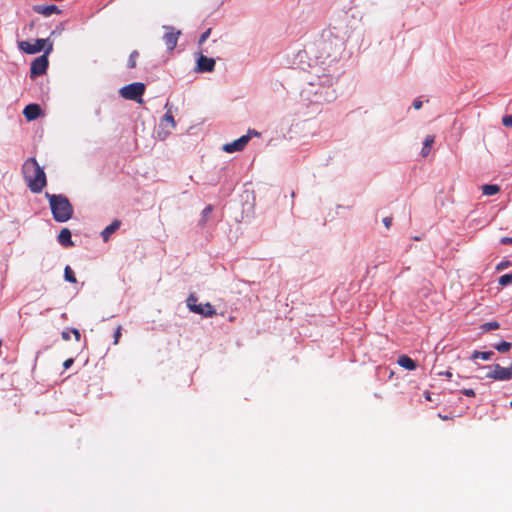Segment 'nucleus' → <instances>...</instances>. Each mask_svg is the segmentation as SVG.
I'll return each mask as SVG.
<instances>
[{
  "label": "nucleus",
  "instance_id": "nucleus-34",
  "mask_svg": "<svg viewBox=\"0 0 512 512\" xmlns=\"http://www.w3.org/2000/svg\"><path fill=\"white\" fill-rule=\"evenodd\" d=\"M70 333H71V330H64V331H62V333H61L62 339L64 341H69L70 340Z\"/></svg>",
  "mask_w": 512,
  "mask_h": 512
},
{
  "label": "nucleus",
  "instance_id": "nucleus-31",
  "mask_svg": "<svg viewBox=\"0 0 512 512\" xmlns=\"http://www.w3.org/2000/svg\"><path fill=\"white\" fill-rule=\"evenodd\" d=\"M211 212H212V206L208 205L207 207L204 208V210L202 212L203 218L206 220Z\"/></svg>",
  "mask_w": 512,
  "mask_h": 512
},
{
  "label": "nucleus",
  "instance_id": "nucleus-12",
  "mask_svg": "<svg viewBox=\"0 0 512 512\" xmlns=\"http://www.w3.org/2000/svg\"><path fill=\"white\" fill-rule=\"evenodd\" d=\"M196 314H200L204 317H212L216 315V310L210 303L199 304L193 311Z\"/></svg>",
  "mask_w": 512,
  "mask_h": 512
},
{
  "label": "nucleus",
  "instance_id": "nucleus-2",
  "mask_svg": "<svg viewBox=\"0 0 512 512\" xmlns=\"http://www.w3.org/2000/svg\"><path fill=\"white\" fill-rule=\"evenodd\" d=\"M45 197L49 201L50 209L55 221L63 223L71 219L73 207L69 199L62 195L46 193Z\"/></svg>",
  "mask_w": 512,
  "mask_h": 512
},
{
  "label": "nucleus",
  "instance_id": "nucleus-40",
  "mask_svg": "<svg viewBox=\"0 0 512 512\" xmlns=\"http://www.w3.org/2000/svg\"><path fill=\"white\" fill-rule=\"evenodd\" d=\"M443 375H445L446 377L448 378H451L452 377V373L450 371H446L444 373H442Z\"/></svg>",
  "mask_w": 512,
  "mask_h": 512
},
{
  "label": "nucleus",
  "instance_id": "nucleus-27",
  "mask_svg": "<svg viewBox=\"0 0 512 512\" xmlns=\"http://www.w3.org/2000/svg\"><path fill=\"white\" fill-rule=\"evenodd\" d=\"M211 34V28H208L205 32H203L201 34V36L199 37V41H198V44L199 45H202L207 39L208 37L210 36Z\"/></svg>",
  "mask_w": 512,
  "mask_h": 512
},
{
  "label": "nucleus",
  "instance_id": "nucleus-39",
  "mask_svg": "<svg viewBox=\"0 0 512 512\" xmlns=\"http://www.w3.org/2000/svg\"><path fill=\"white\" fill-rule=\"evenodd\" d=\"M424 397L427 401H432L431 393L429 391L424 392Z\"/></svg>",
  "mask_w": 512,
  "mask_h": 512
},
{
  "label": "nucleus",
  "instance_id": "nucleus-25",
  "mask_svg": "<svg viewBox=\"0 0 512 512\" xmlns=\"http://www.w3.org/2000/svg\"><path fill=\"white\" fill-rule=\"evenodd\" d=\"M138 52L135 50L133 51L130 56H129V59H128V67L129 68H135L136 66V59L138 57Z\"/></svg>",
  "mask_w": 512,
  "mask_h": 512
},
{
  "label": "nucleus",
  "instance_id": "nucleus-22",
  "mask_svg": "<svg viewBox=\"0 0 512 512\" xmlns=\"http://www.w3.org/2000/svg\"><path fill=\"white\" fill-rule=\"evenodd\" d=\"M498 283L500 286H507V285L511 284L512 283V273H507V274L502 275L499 278Z\"/></svg>",
  "mask_w": 512,
  "mask_h": 512
},
{
  "label": "nucleus",
  "instance_id": "nucleus-9",
  "mask_svg": "<svg viewBox=\"0 0 512 512\" xmlns=\"http://www.w3.org/2000/svg\"><path fill=\"white\" fill-rule=\"evenodd\" d=\"M215 69V60L213 58L200 55L197 59L196 71L199 73L212 72Z\"/></svg>",
  "mask_w": 512,
  "mask_h": 512
},
{
  "label": "nucleus",
  "instance_id": "nucleus-13",
  "mask_svg": "<svg viewBox=\"0 0 512 512\" xmlns=\"http://www.w3.org/2000/svg\"><path fill=\"white\" fill-rule=\"evenodd\" d=\"M58 242L64 247L73 246L74 243L71 239V231L68 228H63L58 235Z\"/></svg>",
  "mask_w": 512,
  "mask_h": 512
},
{
  "label": "nucleus",
  "instance_id": "nucleus-19",
  "mask_svg": "<svg viewBox=\"0 0 512 512\" xmlns=\"http://www.w3.org/2000/svg\"><path fill=\"white\" fill-rule=\"evenodd\" d=\"M64 279L73 284L77 282L74 271L68 265L64 269Z\"/></svg>",
  "mask_w": 512,
  "mask_h": 512
},
{
  "label": "nucleus",
  "instance_id": "nucleus-20",
  "mask_svg": "<svg viewBox=\"0 0 512 512\" xmlns=\"http://www.w3.org/2000/svg\"><path fill=\"white\" fill-rule=\"evenodd\" d=\"M512 347V344L510 342H500L499 344L495 345V349L500 353H506L508 352Z\"/></svg>",
  "mask_w": 512,
  "mask_h": 512
},
{
  "label": "nucleus",
  "instance_id": "nucleus-1",
  "mask_svg": "<svg viewBox=\"0 0 512 512\" xmlns=\"http://www.w3.org/2000/svg\"><path fill=\"white\" fill-rule=\"evenodd\" d=\"M23 176L28 188L33 193H40L47 184L46 174L33 157L28 158L22 166Z\"/></svg>",
  "mask_w": 512,
  "mask_h": 512
},
{
  "label": "nucleus",
  "instance_id": "nucleus-30",
  "mask_svg": "<svg viewBox=\"0 0 512 512\" xmlns=\"http://www.w3.org/2000/svg\"><path fill=\"white\" fill-rule=\"evenodd\" d=\"M502 123L505 127H512V116L507 115V116L503 117Z\"/></svg>",
  "mask_w": 512,
  "mask_h": 512
},
{
  "label": "nucleus",
  "instance_id": "nucleus-6",
  "mask_svg": "<svg viewBox=\"0 0 512 512\" xmlns=\"http://www.w3.org/2000/svg\"><path fill=\"white\" fill-rule=\"evenodd\" d=\"M163 28L166 30V32L163 36V41H164L167 49L169 51H172V50H174V48L177 45L179 36L181 35V31L176 30L172 26H163Z\"/></svg>",
  "mask_w": 512,
  "mask_h": 512
},
{
  "label": "nucleus",
  "instance_id": "nucleus-17",
  "mask_svg": "<svg viewBox=\"0 0 512 512\" xmlns=\"http://www.w3.org/2000/svg\"><path fill=\"white\" fill-rule=\"evenodd\" d=\"M482 193L486 196H492L500 191V187L496 184H485L481 187Z\"/></svg>",
  "mask_w": 512,
  "mask_h": 512
},
{
  "label": "nucleus",
  "instance_id": "nucleus-23",
  "mask_svg": "<svg viewBox=\"0 0 512 512\" xmlns=\"http://www.w3.org/2000/svg\"><path fill=\"white\" fill-rule=\"evenodd\" d=\"M198 305L199 304H197V297L193 294L189 295V297L187 298V306L189 307V309L193 312Z\"/></svg>",
  "mask_w": 512,
  "mask_h": 512
},
{
  "label": "nucleus",
  "instance_id": "nucleus-35",
  "mask_svg": "<svg viewBox=\"0 0 512 512\" xmlns=\"http://www.w3.org/2000/svg\"><path fill=\"white\" fill-rule=\"evenodd\" d=\"M74 363V359L73 358H69V359H66L63 363V367L64 369H68L72 366V364Z\"/></svg>",
  "mask_w": 512,
  "mask_h": 512
},
{
  "label": "nucleus",
  "instance_id": "nucleus-29",
  "mask_svg": "<svg viewBox=\"0 0 512 512\" xmlns=\"http://www.w3.org/2000/svg\"><path fill=\"white\" fill-rule=\"evenodd\" d=\"M510 265H511V262H510V261H502V262H500L499 264H497V266H496V270H497V271L504 270V269H506L507 267H509Z\"/></svg>",
  "mask_w": 512,
  "mask_h": 512
},
{
  "label": "nucleus",
  "instance_id": "nucleus-26",
  "mask_svg": "<svg viewBox=\"0 0 512 512\" xmlns=\"http://www.w3.org/2000/svg\"><path fill=\"white\" fill-rule=\"evenodd\" d=\"M319 84L331 86L333 84V77L330 75L319 77Z\"/></svg>",
  "mask_w": 512,
  "mask_h": 512
},
{
  "label": "nucleus",
  "instance_id": "nucleus-42",
  "mask_svg": "<svg viewBox=\"0 0 512 512\" xmlns=\"http://www.w3.org/2000/svg\"><path fill=\"white\" fill-rule=\"evenodd\" d=\"M508 369H511V373H512V363L510 364V366L508 367Z\"/></svg>",
  "mask_w": 512,
  "mask_h": 512
},
{
  "label": "nucleus",
  "instance_id": "nucleus-7",
  "mask_svg": "<svg viewBox=\"0 0 512 512\" xmlns=\"http://www.w3.org/2000/svg\"><path fill=\"white\" fill-rule=\"evenodd\" d=\"M48 39H36L33 43L29 41H22L19 47L27 54H35L45 49Z\"/></svg>",
  "mask_w": 512,
  "mask_h": 512
},
{
  "label": "nucleus",
  "instance_id": "nucleus-41",
  "mask_svg": "<svg viewBox=\"0 0 512 512\" xmlns=\"http://www.w3.org/2000/svg\"><path fill=\"white\" fill-rule=\"evenodd\" d=\"M439 418L442 419V420H448L449 417L446 416V415H442V414H438Z\"/></svg>",
  "mask_w": 512,
  "mask_h": 512
},
{
  "label": "nucleus",
  "instance_id": "nucleus-8",
  "mask_svg": "<svg viewBox=\"0 0 512 512\" xmlns=\"http://www.w3.org/2000/svg\"><path fill=\"white\" fill-rule=\"evenodd\" d=\"M250 139L251 137L249 135H243L233 142L225 144L223 146V150L227 153L241 151L247 145Z\"/></svg>",
  "mask_w": 512,
  "mask_h": 512
},
{
  "label": "nucleus",
  "instance_id": "nucleus-5",
  "mask_svg": "<svg viewBox=\"0 0 512 512\" xmlns=\"http://www.w3.org/2000/svg\"><path fill=\"white\" fill-rule=\"evenodd\" d=\"M488 372L486 373V378L498 380V381H507L512 379L511 369L508 367H502L499 364L486 366Z\"/></svg>",
  "mask_w": 512,
  "mask_h": 512
},
{
  "label": "nucleus",
  "instance_id": "nucleus-28",
  "mask_svg": "<svg viewBox=\"0 0 512 512\" xmlns=\"http://www.w3.org/2000/svg\"><path fill=\"white\" fill-rule=\"evenodd\" d=\"M121 335H122V327L119 325L115 332H114V335H113V338H114V344L117 345L119 343V340L121 338Z\"/></svg>",
  "mask_w": 512,
  "mask_h": 512
},
{
  "label": "nucleus",
  "instance_id": "nucleus-18",
  "mask_svg": "<svg viewBox=\"0 0 512 512\" xmlns=\"http://www.w3.org/2000/svg\"><path fill=\"white\" fill-rule=\"evenodd\" d=\"M493 352L492 351H485V352H479V351H474L471 358L472 359H478V358H481L482 360H490L491 357L493 356Z\"/></svg>",
  "mask_w": 512,
  "mask_h": 512
},
{
  "label": "nucleus",
  "instance_id": "nucleus-4",
  "mask_svg": "<svg viewBox=\"0 0 512 512\" xmlns=\"http://www.w3.org/2000/svg\"><path fill=\"white\" fill-rule=\"evenodd\" d=\"M145 92V85L141 82H134L122 87L119 91L120 95L127 100H134L138 103L142 102V95Z\"/></svg>",
  "mask_w": 512,
  "mask_h": 512
},
{
  "label": "nucleus",
  "instance_id": "nucleus-43",
  "mask_svg": "<svg viewBox=\"0 0 512 512\" xmlns=\"http://www.w3.org/2000/svg\"><path fill=\"white\" fill-rule=\"evenodd\" d=\"M509 405H510V407L512 408V400L510 401V404H509Z\"/></svg>",
  "mask_w": 512,
  "mask_h": 512
},
{
  "label": "nucleus",
  "instance_id": "nucleus-15",
  "mask_svg": "<svg viewBox=\"0 0 512 512\" xmlns=\"http://www.w3.org/2000/svg\"><path fill=\"white\" fill-rule=\"evenodd\" d=\"M120 221L114 220L110 225H108L101 233L103 240L108 241L109 237L120 227Z\"/></svg>",
  "mask_w": 512,
  "mask_h": 512
},
{
  "label": "nucleus",
  "instance_id": "nucleus-16",
  "mask_svg": "<svg viewBox=\"0 0 512 512\" xmlns=\"http://www.w3.org/2000/svg\"><path fill=\"white\" fill-rule=\"evenodd\" d=\"M435 141V136L433 135H428L426 136L425 140H424V143H423V147H422V150H421V155L423 157H426L428 156V154L430 153V150L432 148V145Z\"/></svg>",
  "mask_w": 512,
  "mask_h": 512
},
{
  "label": "nucleus",
  "instance_id": "nucleus-38",
  "mask_svg": "<svg viewBox=\"0 0 512 512\" xmlns=\"http://www.w3.org/2000/svg\"><path fill=\"white\" fill-rule=\"evenodd\" d=\"M501 243H503V244H512V238L504 237V238L501 239Z\"/></svg>",
  "mask_w": 512,
  "mask_h": 512
},
{
  "label": "nucleus",
  "instance_id": "nucleus-24",
  "mask_svg": "<svg viewBox=\"0 0 512 512\" xmlns=\"http://www.w3.org/2000/svg\"><path fill=\"white\" fill-rule=\"evenodd\" d=\"M499 328V323L496 322V321H493V322H487V323H484L482 325V329L484 331H491V330H496Z\"/></svg>",
  "mask_w": 512,
  "mask_h": 512
},
{
  "label": "nucleus",
  "instance_id": "nucleus-10",
  "mask_svg": "<svg viewBox=\"0 0 512 512\" xmlns=\"http://www.w3.org/2000/svg\"><path fill=\"white\" fill-rule=\"evenodd\" d=\"M42 113V110L38 104H28L24 110L23 115L28 121L37 119Z\"/></svg>",
  "mask_w": 512,
  "mask_h": 512
},
{
  "label": "nucleus",
  "instance_id": "nucleus-3",
  "mask_svg": "<svg viewBox=\"0 0 512 512\" xmlns=\"http://www.w3.org/2000/svg\"><path fill=\"white\" fill-rule=\"evenodd\" d=\"M53 50L52 43L48 44V47L45 49V52L43 55L39 56L35 60L32 61L31 67H30V77L35 78L37 76L43 75L46 73V70L48 68V58L47 55L50 54Z\"/></svg>",
  "mask_w": 512,
  "mask_h": 512
},
{
  "label": "nucleus",
  "instance_id": "nucleus-32",
  "mask_svg": "<svg viewBox=\"0 0 512 512\" xmlns=\"http://www.w3.org/2000/svg\"><path fill=\"white\" fill-rule=\"evenodd\" d=\"M71 333L74 335L75 340H76L77 342H79V341H80V339H81L80 331H79L78 329H76V328H72V329H71Z\"/></svg>",
  "mask_w": 512,
  "mask_h": 512
},
{
  "label": "nucleus",
  "instance_id": "nucleus-36",
  "mask_svg": "<svg viewBox=\"0 0 512 512\" xmlns=\"http://www.w3.org/2000/svg\"><path fill=\"white\" fill-rule=\"evenodd\" d=\"M462 393L468 397H474L475 396V391L473 389H463L462 390Z\"/></svg>",
  "mask_w": 512,
  "mask_h": 512
},
{
  "label": "nucleus",
  "instance_id": "nucleus-37",
  "mask_svg": "<svg viewBox=\"0 0 512 512\" xmlns=\"http://www.w3.org/2000/svg\"><path fill=\"white\" fill-rule=\"evenodd\" d=\"M413 107H414L416 110L420 109V108L422 107V101L415 100V101L413 102Z\"/></svg>",
  "mask_w": 512,
  "mask_h": 512
},
{
  "label": "nucleus",
  "instance_id": "nucleus-33",
  "mask_svg": "<svg viewBox=\"0 0 512 512\" xmlns=\"http://www.w3.org/2000/svg\"><path fill=\"white\" fill-rule=\"evenodd\" d=\"M392 220H393V219H392V217H385V218L383 219V224H384V226H385L387 229H389V228L391 227V225H392Z\"/></svg>",
  "mask_w": 512,
  "mask_h": 512
},
{
  "label": "nucleus",
  "instance_id": "nucleus-14",
  "mask_svg": "<svg viewBox=\"0 0 512 512\" xmlns=\"http://www.w3.org/2000/svg\"><path fill=\"white\" fill-rule=\"evenodd\" d=\"M397 363L407 370H415L417 367L416 362L407 355H401L398 358Z\"/></svg>",
  "mask_w": 512,
  "mask_h": 512
},
{
  "label": "nucleus",
  "instance_id": "nucleus-11",
  "mask_svg": "<svg viewBox=\"0 0 512 512\" xmlns=\"http://www.w3.org/2000/svg\"><path fill=\"white\" fill-rule=\"evenodd\" d=\"M34 11L38 14L44 15V16H50L54 13L58 14L60 13V9L53 4L50 5H36L34 6Z\"/></svg>",
  "mask_w": 512,
  "mask_h": 512
},
{
  "label": "nucleus",
  "instance_id": "nucleus-21",
  "mask_svg": "<svg viewBox=\"0 0 512 512\" xmlns=\"http://www.w3.org/2000/svg\"><path fill=\"white\" fill-rule=\"evenodd\" d=\"M162 122H166V123L170 124V127H171V128H175V126H176V122H175V120H174V117H173V115H172L171 110H168V111L164 114V116H163V118H162Z\"/></svg>",
  "mask_w": 512,
  "mask_h": 512
}]
</instances>
